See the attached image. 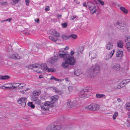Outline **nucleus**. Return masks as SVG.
<instances>
[{
  "label": "nucleus",
  "mask_w": 130,
  "mask_h": 130,
  "mask_svg": "<svg viewBox=\"0 0 130 130\" xmlns=\"http://www.w3.org/2000/svg\"><path fill=\"white\" fill-rule=\"evenodd\" d=\"M100 68L99 65H95L90 69L89 71L90 74L94 76L99 73L100 72Z\"/></svg>",
  "instance_id": "nucleus-6"
},
{
  "label": "nucleus",
  "mask_w": 130,
  "mask_h": 130,
  "mask_svg": "<svg viewBox=\"0 0 130 130\" xmlns=\"http://www.w3.org/2000/svg\"><path fill=\"white\" fill-rule=\"evenodd\" d=\"M9 48V49H7V51L9 52H11L12 51V49L11 48V46H10L8 47Z\"/></svg>",
  "instance_id": "nucleus-52"
},
{
  "label": "nucleus",
  "mask_w": 130,
  "mask_h": 130,
  "mask_svg": "<svg viewBox=\"0 0 130 130\" xmlns=\"http://www.w3.org/2000/svg\"><path fill=\"white\" fill-rule=\"evenodd\" d=\"M50 32L51 34L57 37L59 36V34L54 30L52 29L50 30Z\"/></svg>",
  "instance_id": "nucleus-14"
},
{
  "label": "nucleus",
  "mask_w": 130,
  "mask_h": 130,
  "mask_svg": "<svg viewBox=\"0 0 130 130\" xmlns=\"http://www.w3.org/2000/svg\"><path fill=\"white\" fill-rule=\"evenodd\" d=\"M58 98L59 97L58 95H55L51 97V101L52 102V103L55 102L57 100Z\"/></svg>",
  "instance_id": "nucleus-19"
},
{
  "label": "nucleus",
  "mask_w": 130,
  "mask_h": 130,
  "mask_svg": "<svg viewBox=\"0 0 130 130\" xmlns=\"http://www.w3.org/2000/svg\"><path fill=\"white\" fill-rule=\"evenodd\" d=\"M123 55V52L122 51L118 50L117 52L116 56L117 57H119V58L121 59Z\"/></svg>",
  "instance_id": "nucleus-17"
},
{
  "label": "nucleus",
  "mask_w": 130,
  "mask_h": 130,
  "mask_svg": "<svg viewBox=\"0 0 130 130\" xmlns=\"http://www.w3.org/2000/svg\"><path fill=\"white\" fill-rule=\"evenodd\" d=\"M69 47L66 46L64 48H61L58 53L59 56L60 58H64V59H67L66 57H69L68 52L67 50H68Z\"/></svg>",
  "instance_id": "nucleus-3"
},
{
  "label": "nucleus",
  "mask_w": 130,
  "mask_h": 130,
  "mask_svg": "<svg viewBox=\"0 0 130 130\" xmlns=\"http://www.w3.org/2000/svg\"><path fill=\"white\" fill-rule=\"evenodd\" d=\"M61 37L64 40H67L69 39V36H67L64 35H62Z\"/></svg>",
  "instance_id": "nucleus-34"
},
{
  "label": "nucleus",
  "mask_w": 130,
  "mask_h": 130,
  "mask_svg": "<svg viewBox=\"0 0 130 130\" xmlns=\"http://www.w3.org/2000/svg\"><path fill=\"white\" fill-rule=\"evenodd\" d=\"M19 84L16 83H13L11 84V86L9 87H11V89H12V88L13 87V88H17V89H18V85Z\"/></svg>",
  "instance_id": "nucleus-22"
},
{
  "label": "nucleus",
  "mask_w": 130,
  "mask_h": 130,
  "mask_svg": "<svg viewBox=\"0 0 130 130\" xmlns=\"http://www.w3.org/2000/svg\"><path fill=\"white\" fill-rule=\"evenodd\" d=\"M99 3H100L102 5H103L104 4V2L101 0H97V1L96 2V4H98Z\"/></svg>",
  "instance_id": "nucleus-39"
},
{
  "label": "nucleus",
  "mask_w": 130,
  "mask_h": 130,
  "mask_svg": "<svg viewBox=\"0 0 130 130\" xmlns=\"http://www.w3.org/2000/svg\"><path fill=\"white\" fill-rule=\"evenodd\" d=\"M124 82H125V84H126L127 83H128V82H130V79H127L124 80Z\"/></svg>",
  "instance_id": "nucleus-57"
},
{
  "label": "nucleus",
  "mask_w": 130,
  "mask_h": 130,
  "mask_svg": "<svg viewBox=\"0 0 130 130\" xmlns=\"http://www.w3.org/2000/svg\"><path fill=\"white\" fill-rule=\"evenodd\" d=\"M120 65L118 64H117L112 67V68L118 71L120 69Z\"/></svg>",
  "instance_id": "nucleus-21"
},
{
  "label": "nucleus",
  "mask_w": 130,
  "mask_h": 130,
  "mask_svg": "<svg viewBox=\"0 0 130 130\" xmlns=\"http://www.w3.org/2000/svg\"><path fill=\"white\" fill-rule=\"evenodd\" d=\"M69 39L71 38L75 39L77 38V36L76 34H72L69 36Z\"/></svg>",
  "instance_id": "nucleus-30"
},
{
  "label": "nucleus",
  "mask_w": 130,
  "mask_h": 130,
  "mask_svg": "<svg viewBox=\"0 0 130 130\" xmlns=\"http://www.w3.org/2000/svg\"><path fill=\"white\" fill-rule=\"evenodd\" d=\"M126 40L130 41V35L127 37V39L125 40V42L126 41Z\"/></svg>",
  "instance_id": "nucleus-56"
},
{
  "label": "nucleus",
  "mask_w": 130,
  "mask_h": 130,
  "mask_svg": "<svg viewBox=\"0 0 130 130\" xmlns=\"http://www.w3.org/2000/svg\"><path fill=\"white\" fill-rule=\"evenodd\" d=\"M105 95L104 94L98 93L96 94L95 96L98 99H100L101 98H104Z\"/></svg>",
  "instance_id": "nucleus-23"
},
{
  "label": "nucleus",
  "mask_w": 130,
  "mask_h": 130,
  "mask_svg": "<svg viewBox=\"0 0 130 130\" xmlns=\"http://www.w3.org/2000/svg\"><path fill=\"white\" fill-rule=\"evenodd\" d=\"M84 50V48L83 46H81L79 48V51L81 53H83L82 51Z\"/></svg>",
  "instance_id": "nucleus-51"
},
{
  "label": "nucleus",
  "mask_w": 130,
  "mask_h": 130,
  "mask_svg": "<svg viewBox=\"0 0 130 130\" xmlns=\"http://www.w3.org/2000/svg\"><path fill=\"white\" fill-rule=\"evenodd\" d=\"M38 98L36 96L32 95L31 97V99L32 101L35 102L37 99Z\"/></svg>",
  "instance_id": "nucleus-31"
},
{
  "label": "nucleus",
  "mask_w": 130,
  "mask_h": 130,
  "mask_svg": "<svg viewBox=\"0 0 130 130\" xmlns=\"http://www.w3.org/2000/svg\"><path fill=\"white\" fill-rule=\"evenodd\" d=\"M66 58L67 59H64V58H62L65 61L62 63L61 66L64 69H71V65H74L75 63V60L72 59L70 57Z\"/></svg>",
  "instance_id": "nucleus-1"
},
{
  "label": "nucleus",
  "mask_w": 130,
  "mask_h": 130,
  "mask_svg": "<svg viewBox=\"0 0 130 130\" xmlns=\"http://www.w3.org/2000/svg\"><path fill=\"white\" fill-rule=\"evenodd\" d=\"M62 127L61 123L58 122L48 126L46 130H60Z\"/></svg>",
  "instance_id": "nucleus-5"
},
{
  "label": "nucleus",
  "mask_w": 130,
  "mask_h": 130,
  "mask_svg": "<svg viewBox=\"0 0 130 130\" xmlns=\"http://www.w3.org/2000/svg\"><path fill=\"white\" fill-rule=\"evenodd\" d=\"M10 78L9 76L8 75L2 76L0 77V80H7Z\"/></svg>",
  "instance_id": "nucleus-28"
},
{
  "label": "nucleus",
  "mask_w": 130,
  "mask_h": 130,
  "mask_svg": "<svg viewBox=\"0 0 130 130\" xmlns=\"http://www.w3.org/2000/svg\"><path fill=\"white\" fill-rule=\"evenodd\" d=\"M117 88L118 89H120L121 88H122V87H121V85L120 84V85H118L117 86Z\"/></svg>",
  "instance_id": "nucleus-61"
},
{
  "label": "nucleus",
  "mask_w": 130,
  "mask_h": 130,
  "mask_svg": "<svg viewBox=\"0 0 130 130\" xmlns=\"http://www.w3.org/2000/svg\"><path fill=\"white\" fill-rule=\"evenodd\" d=\"M81 73L80 72L79 70H77L74 73V74L77 76L79 75Z\"/></svg>",
  "instance_id": "nucleus-38"
},
{
  "label": "nucleus",
  "mask_w": 130,
  "mask_h": 130,
  "mask_svg": "<svg viewBox=\"0 0 130 130\" xmlns=\"http://www.w3.org/2000/svg\"><path fill=\"white\" fill-rule=\"evenodd\" d=\"M68 24L66 22L62 23L61 25L63 28H66L67 27Z\"/></svg>",
  "instance_id": "nucleus-44"
},
{
  "label": "nucleus",
  "mask_w": 130,
  "mask_h": 130,
  "mask_svg": "<svg viewBox=\"0 0 130 130\" xmlns=\"http://www.w3.org/2000/svg\"><path fill=\"white\" fill-rule=\"evenodd\" d=\"M116 25L122 32H124L126 30V25L124 22L121 21H118L116 23Z\"/></svg>",
  "instance_id": "nucleus-7"
},
{
  "label": "nucleus",
  "mask_w": 130,
  "mask_h": 130,
  "mask_svg": "<svg viewBox=\"0 0 130 130\" xmlns=\"http://www.w3.org/2000/svg\"><path fill=\"white\" fill-rule=\"evenodd\" d=\"M113 45L111 42H109L106 45V48L108 50H110L113 48Z\"/></svg>",
  "instance_id": "nucleus-11"
},
{
  "label": "nucleus",
  "mask_w": 130,
  "mask_h": 130,
  "mask_svg": "<svg viewBox=\"0 0 130 130\" xmlns=\"http://www.w3.org/2000/svg\"><path fill=\"white\" fill-rule=\"evenodd\" d=\"M53 89L54 90L55 92H56V91L58 90V89H57L55 87H52Z\"/></svg>",
  "instance_id": "nucleus-58"
},
{
  "label": "nucleus",
  "mask_w": 130,
  "mask_h": 130,
  "mask_svg": "<svg viewBox=\"0 0 130 130\" xmlns=\"http://www.w3.org/2000/svg\"><path fill=\"white\" fill-rule=\"evenodd\" d=\"M35 21L37 23L39 24L40 23L39 20V19H36L35 20Z\"/></svg>",
  "instance_id": "nucleus-54"
},
{
  "label": "nucleus",
  "mask_w": 130,
  "mask_h": 130,
  "mask_svg": "<svg viewBox=\"0 0 130 130\" xmlns=\"http://www.w3.org/2000/svg\"><path fill=\"white\" fill-rule=\"evenodd\" d=\"M83 5L85 7H87V6H88L87 5L86 3V2H84V3L83 4Z\"/></svg>",
  "instance_id": "nucleus-60"
},
{
  "label": "nucleus",
  "mask_w": 130,
  "mask_h": 130,
  "mask_svg": "<svg viewBox=\"0 0 130 130\" xmlns=\"http://www.w3.org/2000/svg\"><path fill=\"white\" fill-rule=\"evenodd\" d=\"M126 107L127 109L129 110H130V103H127L126 104Z\"/></svg>",
  "instance_id": "nucleus-40"
},
{
  "label": "nucleus",
  "mask_w": 130,
  "mask_h": 130,
  "mask_svg": "<svg viewBox=\"0 0 130 130\" xmlns=\"http://www.w3.org/2000/svg\"><path fill=\"white\" fill-rule=\"evenodd\" d=\"M123 42L121 41H118L117 42V45L118 47L120 48H122L123 46Z\"/></svg>",
  "instance_id": "nucleus-24"
},
{
  "label": "nucleus",
  "mask_w": 130,
  "mask_h": 130,
  "mask_svg": "<svg viewBox=\"0 0 130 130\" xmlns=\"http://www.w3.org/2000/svg\"><path fill=\"white\" fill-rule=\"evenodd\" d=\"M96 54L95 51H93L89 52V56H91V58L93 59L95 58L96 56Z\"/></svg>",
  "instance_id": "nucleus-15"
},
{
  "label": "nucleus",
  "mask_w": 130,
  "mask_h": 130,
  "mask_svg": "<svg viewBox=\"0 0 130 130\" xmlns=\"http://www.w3.org/2000/svg\"><path fill=\"white\" fill-rule=\"evenodd\" d=\"M3 6H6L8 4L7 2H2L0 3Z\"/></svg>",
  "instance_id": "nucleus-48"
},
{
  "label": "nucleus",
  "mask_w": 130,
  "mask_h": 130,
  "mask_svg": "<svg viewBox=\"0 0 130 130\" xmlns=\"http://www.w3.org/2000/svg\"><path fill=\"white\" fill-rule=\"evenodd\" d=\"M100 108L99 105L96 103L91 104L85 108L86 109L92 111L98 110Z\"/></svg>",
  "instance_id": "nucleus-8"
},
{
  "label": "nucleus",
  "mask_w": 130,
  "mask_h": 130,
  "mask_svg": "<svg viewBox=\"0 0 130 130\" xmlns=\"http://www.w3.org/2000/svg\"><path fill=\"white\" fill-rule=\"evenodd\" d=\"M50 80H54L56 81H58L59 82H61L62 81V80L61 79H59L55 78L54 76H52L51 77L50 79Z\"/></svg>",
  "instance_id": "nucleus-29"
},
{
  "label": "nucleus",
  "mask_w": 130,
  "mask_h": 130,
  "mask_svg": "<svg viewBox=\"0 0 130 130\" xmlns=\"http://www.w3.org/2000/svg\"><path fill=\"white\" fill-rule=\"evenodd\" d=\"M39 77L40 78H43V76L42 75H41L39 76Z\"/></svg>",
  "instance_id": "nucleus-64"
},
{
  "label": "nucleus",
  "mask_w": 130,
  "mask_h": 130,
  "mask_svg": "<svg viewBox=\"0 0 130 130\" xmlns=\"http://www.w3.org/2000/svg\"><path fill=\"white\" fill-rule=\"evenodd\" d=\"M118 113L117 112H115L113 116V118L114 120L116 119V118L118 116Z\"/></svg>",
  "instance_id": "nucleus-42"
},
{
  "label": "nucleus",
  "mask_w": 130,
  "mask_h": 130,
  "mask_svg": "<svg viewBox=\"0 0 130 130\" xmlns=\"http://www.w3.org/2000/svg\"><path fill=\"white\" fill-rule=\"evenodd\" d=\"M120 84L121 86V87H123L125 86V82H124V80H123L122 82L120 83Z\"/></svg>",
  "instance_id": "nucleus-45"
},
{
  "label": "nucleus",
  "mask_w": 130,
  "mask_h": 130,
  "mask_svg": "<svg viewBox=\"0 0 130 130\" xmlns=\"http://www.w3.org/2000/svg\"><path fill=\"white\" fill-rule=\"evenodd\" d=\"M40 67V65L37 64H32L31 65H29L28 66V68L32 69L34 68H39Z\"/></svg>",
  "instance_id": "nucleus-16"
},
{
  "label": "nucleus",
  "mask_w": 130,
  "mask_h": 130,
  "mask_svg": "<svg viewBox=\"0 0 130 130\" xmlns=\"http://www.w3.org/2000/svg\"><path fill=\"white\" fill-rule=\"evenodd\" d=\"M74 52L72 51H71V52H70V54H69L68 53V55H69V57H71L72 58V59H73L74 60H75L74 59V58L73 57V55L74 54Z\"/></svg>",
  "instance_id": "nucleus-32"
},
{
  "label": "nucleus",
  "mask_w": 130,
  "mask_h": 130,
  "mask_svg": "<svg viewBox=\"0 0 130 130\" xmlns=\"http://www.w3.org/2000/svg\"><path fill=\"white\" fill-rule=\"evenodd\" d=\"M41 93V91L40 90H35L32 93V94L35 96H39Z\"/></svg>",
  "instance_id": "nucleus-18"
},
{
  "label": "nucleus",
  "mask_w": 130,
  "mask_h": 130,
  "mask_svg": "<svg viewBox=\"0 0 130 130\" xmlns=\"http://www.w3.org/2000/svg\"><path fill=\"white\" fill-rule=\"evenodd\" d=\"M18 89H20L24 88L25 87V85L24 84L21 83H18Z\"/></svg>",
  "instance_id": "nucleus-27"
},
{
  "label": "nucleus",
  "mask_w": 130,
  "mask_h": 130,
  "mask_svg": "<svg viewBox=\"0 0 130 130\" xmlns=\"http://www.w3.org/2000/svg\"><path fill=\"white\" fill-rule=\"evenodd\" d=\"M26 100L27 99L25 97H22L19 98L17 101V102L24 107L26 105Z\"/></svg>",
  "instance_id": "nucleus-10"
},
{
  "label": "nucleus",
  "mask_w": 130,
  "mask_h": 130,
  "mask_svg": "<svg viewBox=\"0 0 130 130\" xmlns=\"http://www.w3.org/2000/svg\"><path fill=\"white\" fill-rule=\"evenodd\" d=\"M15 54H12V55H9L8 56V57L10 58L14 59Z\"/></svg>",
  "instance_id": "nucleus-47"
},
{
  "label": "nucleus",
  "mask_w": 130,
  "mask_h": 130,
  "mask_svg": "<svg viewBox=\"0 0 130 130\" xmlns=\"http://www.w3.org/2000/svg\"><path fill=\"white\" fill-rule=\"evenodd\" d=\"M68 88L70 92L72 91L73 90V87L72 86H69L68 87Z\"/></svg>",
  "instance_id": "nucleus-49"
},
{
  "label": "nucleus",
  "mask_w": 130,
  "mask_h": 130,
  "mask_svg": "<svg viewBox=\"0 0 130 130\" xmlns=\"http://www.w3.org/2000/svg\"><path fill=\"white\" fill-rule=\"evenodd\" d=\"M88 8L90 11L91 13L92 14L94 13L99 14L100 12V10L98 7L96 6L92 2H89L87 3Z\"/></svg>",
  "instance_id": "nucleus-2"
},
{
  "label": "nucleus",
  "mask_w": 130,
  "mask_h": 130,
  "mask_svg": "<svg viewBox=\"0 0 130 130\" xmlns=\"http://www.w3.org/2000/svg\"><path fill=\"white\" fill-rule=\"evenodd\" d=\"M27 105L28 106L32 108H34L35 107V105L32 104V102H29L28 103Z\"/></svg>",
  "instance_id": "nucleus-37"
},
{
  "label": "nucleus",
  "mask_w": 130,
  "mask_h": 130,
  "mask_svg": "<svg viewBox=\"0 0 130 130\" xmlns=\"http://www.w3.org/2000/svg\"><path fill=\"white\" fill-rule=\"evenodd\" d=\"M25 2L26 3V5L27 6H28L29 5V0H25Z\"/></svg>",
  "instance_id": "nucleus-53"
},
{
  "label": "nucleus",
  "mask_w": 130,
  "mask_h": 130,
  "mask_svg": "<svg viewBox=\"0 0 130 130\" xmlns=\"http://www.w3.org/2000/svg\"><path fill=\"white\" fill-rule=\"evenodd\" d=\"M47 72H55L56 71V70L52 68H47Z\"/></svg>",
  "instance_id": "nucleus-41"
},
{
  "label": "nucleus",
  "mask_w": 130,
  "mask_h": 130,
  "mask_svg": "<svg viewBox=\"0 0 130 130\" xmlns=\"http://www.w3.org/2000/svg\"><path fill=\"white\" fill-rule=\"evenodd\" d=\"M126 47L127 50L130 52V42L126 43Z\"/></svg>",
  "instance_id": "nucleus-33"
},
{
  "label": "nucleus",
  "mask_w": 130,
  "mask_h": 130,
  "mask_svg": "<svg viewBox=\"0 0 130 130\" xmlns=\"http://www.w3.org/2000/svg\"><path fill=\"white\" fill-rule=\"evenodd\" d=\"M78 56L79 55V52L78 51H77L75 53Z\"/></svg>",
  "instance_id": "nucleus-62"
},
{
  "label": "nucleus",
  "mask_w": 130,
  "mask_h": 130,
  "mask_svg": "<svg viewBox=\"0 0 130 130\" xmlns=\"http://www.w3.org/2000/svg\"><path fill=\"white\" fill-rule=\"evenodd\" d=\"M49 38L50 40L53 41H56L57 40V38H54L53 36H50Z\"/></svg>",
  "instance_id": "nucleus-35"
},
{
  "label": "nucleus",
  "mask_w": 130,
  "mask_h": 130,
  "mask_svg": "<svg viewBox=\"0 0 130 130\" xmlns=\"http://www.w3.org/2000/svg\"><path fill=\"white\" fill-rule=\"evenodd\" d=\"M50 9L49 7H48L46 8L45 9V11H48Z\"/></svg>",
  "instance_id": "nucleus-59"
},
{
  "label": "nucleus",
  "mask_w": 130,
  "mask_h": 130,
  "mask_svg": "<svg viewBox=\"0 0 130 130\" xmlns=\"http://www.w3.org/2000/svg\"><path fill=\"white\" fill-rule=\"evenodd\" d=\"M56 92L58 94L60 95L63 93V92L58 90L57 91H56Z\"/></svg>",
  "instance_id": "nucleus-50"
},
{
  "label": "nucleus",
  "mask_w": 130,
  "mask_h": 130,
  "mask_svg": "<svg viewBox=\"0 0 130 130\" xmlns=\"http://www.w3.org/2000/svg\"><path fill=\"white\" fill-rule=\"evenodd\" d=\"M67 105L69 108L75 106L73 102L69 100H68L67 101Z\"/></svg>",
  "instance_id": "nucleus-13"
},
{
  "label": "nucleus",
  "mask_w": 130,
  "mask_h": 130,
  "mask_svg": "<svg viewBox=\"0 0 130 130\" xmlns=\"http://www.w3.org/2000/svg\"><path fill=\"white\" fill-rule=\"evenodd\" d=\"M121 10L125 13L127 14L128 13V11L127 9L124 7L121 6L120 8Z\"/></svg>",
  "instance_id": "nucleus-26"
},
{
  "label": "nucleus",
  "mask_w": 130,
  "mask_h": 130,
  "mask_svg": "<svg viewBox=\"0 0 130 130\" xmlns=\"http://www.w3.org/2000/svg\"><path fill=\"white\" fill-rule=\"evenodd\" d=\"M7 88H9L10 89H11V87H5L4 86H0V89H5Z\"/></svg>",
  "instance_id": "nucleus-46"
},
{
  "label": "nucleus",
  "mask_w": 130,
  "mask_h": 130,
  "mask_svg": "<svg viewBox=\"0 0 130 130\" xmlns=\"http://www.w3.org/2000/svg\"><path fill=\"white\" fill-rule=\"evenodd\" d=\"M51 103L49 102H46L44 104L41 105V108L44 110H47L51 107Z\"/></svg>",
  "instance_id": "nucleus-9"
},
{
  "label": "nucleus",
  "mask_w": 130,
  "mask_h": 130,
  "mask_svg": "<svg viewBox=\"0 0 130 130\" xmlns=\"http://www.w3.org/2000/svg\"><path fill=\"white\" fill-rule=\"evenodd\" d=\"M57 60V58H56L52 57L51 58L49 61L50 63L53 64L55 63V61Z\"/></svg>",
  "instance_id": "nucleus-25"
},
{
  "label": "nucleus",
  "mask_w": 130,
  "mask_h": 130,
  "mask_svg": "<svg viewBox=\"0 0 130 130\" xmlns=\"http://www.w3.org/2000/svg\"><path fill=\"white\" fill-rule=\"evenodd\" d=\"M40 68L42 70H44L46 71H47V67L46 64L45 63L42 64L41 66L40 65V67L39 68Z\"/></svg>",
  "instance_id": "nucleus-20"
},
{
  "label": "nucleus",
  "mask_w": 130,
  "mask_h": 130,
  "mask_svg": "<svg viewBox=\"0 0 130 130\" xmlns=\"http://www.w3.org/2000/svg\"><path fill=\"white\" fill-rule=\"evenodd\" d=\"M91 87H87L81 90L79 95L80 97L81 98L89 97L90 95L88 94V92L91 91Z\"/></svg>",
  "instance_id": "nucleus-4"
},
{
  "label": "nucleus",
  "mask_w": 130,
  "mask_h": 130,
  "mask_svg": "<svg viewBox=\"0 0 130 130\" xmlns=\"http://www.w3.org/2000/svg\"><path fill=\"white\" fill-rule=\"evenodd\" d=\"M115 52V50L114 49H113L112 51L110 52L108 54H107L106 56V59L108 60V59L111 58Z\"/></svg>",
  "instance_id": "nucleus-12"
},
{
  "label": "nucleus",
  "mask_w": 130,
  "mask_h": 130,
  "mask_svg": "<svg viewBox=\"0 0 130 130\" xmlns=\"http://www.w3.org/2000/svg\"><path fill=\"white\" fill-rule=\"evenodd\" d=\"M12 20V19L11 18H10L8 19H7L6 20V21H8L9 22H10Z\"/></svg>",
  "instance_id": "nucleus-55"
},
{
  "label": "nucleus",
  "mask_w": 130,
  "mask_h": 130,
  "mask_svg": "<svg viewBox=\"0 0 130 130\" xmlns=\"http://www.w3.org/2000/svg\"><path fill=\"white\" fill-rule=\"evenodd\" d=\"M35 103L36 104H37L39 105H41V101L39 99H38L35 102Z\"/></svg>",
  "instance_id": "nucleus-36"
},
{
  "label": "nucleus",
  "mask_w": 130,
  "mask_h": 130,
  "mask_svg": "<svg viewBox=\"0 0 130 130\" xmlns=\"http://www.w3.org/2000/svg\"><path fill=\"white\" fill-rule=\"evenodd\" d=\"M20 58V57L18 54H15L14 59L18 60Z\"/></svg>",
  "instance_id": "nucleus-43"
},
{
  "label": "nucleus",
  "mask_w": 130,
  "mask_h": 130,
  "mask_svg": "<svg viewBox=\"0 0 130 130\" xmlns=\"http://www.w3.org/2000/svg\"><path fill=\"white\" fill-rule=\"evenodd\" d=\"M76 17V16L75 15H74L72 16V18H71L72 20H74V19H75Z\"/></svg>",
  "instance_id": "nucleus-63"
}]
</instances>
